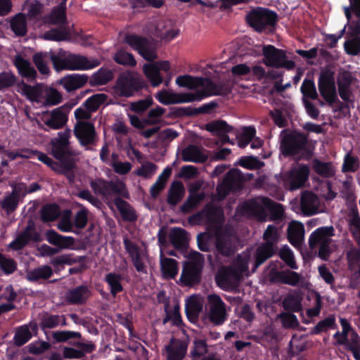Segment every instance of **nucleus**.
Returning <instances> with one entry per match:
<instances>
[{
    "mask_svg": "<svg viewBox=\"0 0 360 360\" xmlns=\"http://www.w3.org/2000/svg\"><path fill=\"white\" fill-rule=\"evenodd\" d=\"M240 189L238 175L233 170L229 171L220 184L217 186V193L220 199L226 198L231 191Z\"/></svg>",
    "mask_w": 360,
    "mask_h": 360,
    "instance_id": "16",
    "label": "nucleus"
},
{
    "mask_svg": "<svg viewBox=\"0 0 360 360\" xmlns=\"http://www.w3.org/2000/svg\"><path fill=\"white\" fill-rule=\"evenodd\" d=\"M49 53L39 52L35 53L32 57V60L37 68L41 75H48L49 69L47 65V60H49Z\"/></svg>",
    "mask_w": 360,
    "mask_h": 360,
    "instance_id": "55",
    "label": "nucleus"
},
{
    "mask_svg": "<svg viewBox=\"0 0 360 360\" xmlns=\"http://www.w3.org/2000/svg\"><path fill=\"white\" fill-rule=\"evenodd\" d=\"M20 191L17 187H15L13 191L7 195L1 203V206L8 214L14 212L19 203Z\"/></svg>",
    "mask_w": 360,
    "mask_h": 360,
    "instance_id": "41",
    "label": "nucleus"
},
{
    "mask_svg": "<svg viewBox=\"0 0 360 360\" xmlns=\"http://www.w3.org/2000/svg\"><path fill=\"white\" fill-rule=\"evenodd\" d=\"M114 205L119 211L123 221L135 222L137 220L136 211L127 201L120 197H117L114 199Z\"/></svg>",
    "mask_w": 360,
    "mask_h": 360,
    "instance_id": "27",
    "label": "nucleus"
},
{
    "mask_svg": "<svg viewBox=\"0 0 360 360\" xmlns=\"http://www.w3.org/2000/svg\"><path fill=\"white\" fill-rule=\"evenodd\" d=\"M176 84L180 87L188 89H195L202 84L201 77H194L190 75L178 76L176 79Z\"/></svg>",
    "mask_w": 360,
    "mask_h": 360,
    "instance_id": "44",
    "label": "nucleus"
},
{
    "mask_svg": "<svg viewBox=\"0 0 360 360\" xmlns=\"http://www.w3.org/2000/svg\"><path fill=\"white\" fill-rule=\"evenodd\" d=\"M265 205L262 202L255 199L244 202L241 210L244 214L258 219H263L266 216Z\"/></svg>",
    "mask_w": 360,
    "mask_h": 360,
    "instance_id": "28",
    "label": "nucleus"
},
{
    "mask_svg": "<svg viewBox=\"0 0 360 360\" xmlns=\"http://www.w3.org/2000/svg\"><path fill=\"white\" fill-rule=\"evenodd\" d=\"M318 87L321 96L330 106L340 103L337 95L333 72L330 70L322 72L319 77Z\"/></svg>",
    "mask_w": 360,
    "mask_h": 360,
    "instance_id": "9",
    "label": "nucleus"
},
{
    "mask_svg": "<svg viewBox=\"0 0 360 360\" xmlns=\"http://www.w3.org/2000/svg\"><path fill=\"white\" fill-rule=\"evenodd\" d=\"M218 104L212 101L201 105L199 108L187 107H172L169 109L167 117L179 118L184 117L197 116L200 114H210L212 110L217 107Z\"/></svg>",
    "mask_w": 360,
    "mask_h": 360,
    "instance_id": "13",
    "label": "nucleus"
},
{
    "mask_svg": "<svg viewBox=\"0 0 360 360\" xmlns=\"http://www.w3.org/2000/svg\"><path fill=\"white\" fill-rule=\"evenodd\" d=\"M122 277L120 274L115 272L107 274L104 281L108 283L111 295L115 297L117 293L123 291L124 288L122 285Z\"/></svg>",
    "mask_w": 360,
    "mask_h": 360,
    "instance_id": "40",
    "label": "nucleus"
},
{
    "mask_svg": "<svg viewBox=\"0 0 360 360\" xmlns=\"http://www.w3.org/2000/svg\"><path fill=\"white\" fill-rule=\"evenodd\" d=\"M205 198V194L200 193L198 194L190 193L186 201L179 207L180 212L184 214H188Z\"/></svg>",
    "mask_w": 360,
    "mask_h": 360,
    "instance_id": "45",
    "label": "nucleus"
},
{
    "mask_svg": "<svg viewBox=\"0 0 360 360\" xmlns=\"http://www.w3.org/2000/svg\"><path fill=\"white\" fill-rule=\"evenodd\" d=\"M201 79L202 84L200 87L203 89L197 91L200 101L211 96H227L231 91V88L223 82L216 83L210 78L202 77Z\"/></svg>",
    "mask_w": 360,
    "mask_h": 360,
    "instance_id": "14",
    "label": "nucleus"
},
{
    "mask_svg": "<svg viewBox=\"0 0 360 360\" xmlns=\"http://www.w3.org/2000/svg\"><path fill=\"white\" fill-rule=\"evenodd\" d=\"M71 254H65L53 257L51 264L56 268H59L64 264L72 265L76 263L82 262L85 259L84 256H79L73 258Z\"/></svg>",
    "mask_w": 360,
    "mask_h": 360,
    "instance_id": "49",
    "label": "nucleus"
},
{
    "mask_svg": "<svg viewBox=\"0 0 360 360\" xmlns=\"http://www.w3.org/2000/svg\"><path fill=\"white\" fill-rule=\"evenodd\" d=\"M46 238L50 244L57 246L60 249L69 248L75 243V238L73 237L62 236L53 229L46 231Z\"/></svg>",
    "mask_w": 360,
    "mask_h": 360,
    "instance_id": "29",
    "label": "nucleus"
},
{
    "mask_svg": "<svg viewBox=\"0 0 360 360\" xmlns=\"http://www.w3.org/2000/svg\"><path fill=\"white\" fill-rule=\"evenodd\" d=\"M114 60L117 63L123 65L134 67L136 65V60L134 56L123 49L117 51L115 54Z\"/></svg>",
    "mask_w": 360,
    "mask_h": 360,
    "instance_id": "59",
    "label": "nucleus"
},
{
    "mask_svg": "<svg viewBox=\"0 0 360 360\" xmlns=\"http://www.w3.org/2000/svg\"><path fill=\"white\" fill-rule=\"evenodd\" d=\"M32 338V333L27 325L18 327L13 337L14 344L17 347H21L26 344Z\"/></svg>",
    "mask_w": 360,
    "mask_h": 360,
    "instance_id": "51",
    "label": "nucleus"
},
{
    "mask_svg": "<svg viewBox=\"0 0 360 360\" xmlns=\"http://www.w3.org/2000/svg\"><path fill=\"white\" fill-rule=\"evenodd\" d=\"M146 87V82L141 75L126 71L117 77L115 91L120 96L129 98L139 95Z\"/></svg>",
    "mask_w": 360,
    "mask_h": 360,
    "instance_id": "4",
    "label": "nucleus"
},
{
    "mask_svg": "<svg viewBox=\"0 0 360 360\" xmlns=\"http://www.w3.org/2000/svg\"><path fill=\"white\" fill-rule=\"evenodd\" d=\"M88 79L86 75L72 74L63 77L60 83L68 91H72L82 87Z\"/></svg>",
    "mask_w": 360,
    "mask_h": 360,
    "instance_id": "33",
    "label": "nucleus"
},
{
    "mask_svg": "<svg viewBox=\"0 0 360 360\" xmlns=\"http://www.w3.org/2000/svg\"><path fill=\"white\" fill-rule=\"evenodd\" d=\"M90 186L94 193L103 197L122 195L129 197L125 185L122 181H107L103 179H96L90 182Z\"/></svg>",
    "mask_w": 360,
    "mask_h": 360,
    "instance_id": "8",
    "label": "nucleus"
},
{
    "mask_svg": "<svg viewBox=\"0 0 360 360\" xmlns=\"http://www.w3.org/2000/svg\"><path fill=\"white\" fill-rule=\"evenodd\" d=\"M209 308V320L214 326H221L228 318L226 311V304L219 295L216 294L207 296Z\"/></svg>",
    "mask_w": 360,
    "mask_h": 360,
    "instance_id": "12",
    "label": "nucleus"
},
{
    "mask_svg": "<svg viewBox=\"0 0 360 360\" xmlns=\"http://www.w3.org/2000/svg\"><path fill=\"white\" fill-rule=\"evenodd\" d=\"M50 23L58 25H67L65 1L53 8L49 15Z\"/></svg>",
    "mask_w": 360,
    "mask_h": 360,
    "instance_id": "39",
    "label": "nucleus"
},
{
    "mask_svg": "<svg viewBox=\"0 0 360 360\" xmlns=\"http://www.w3.org/2000/svg\"><path fill=\"white\" fill-rule=\"evenodd\" d=\"M44 122L49 129H59L67 123L68 116L61 108H58L53 110L50 115Z\"/></svg>",
    "mask_w": 360,
    "mask_h": 360,
    "instance_id": "30",
    "label": "nucleus"
},
{
    "mask_svg": "<svg viewBox=\"0 0 360 360\" xmlns=\"http://www.w3.org/2000/svg\"><path fill=\"white\" fill-rule=\"evenodd\" d=\"M348 216L352 236L356 243L360 244V215L356 204L349 207Z\"/></svg>",
    "mask_w": 360,
    "mask_h": 360,
    "instance_id": "35",
    "label": "nucleus"
},
{
    "mask_svg": "<svg viewBox=\"0 0 360 360\" xmlns=\"http://www.w3.org/2000/svg\"><path fill=\"white\" fill-rule=\"evenodd\" d=\"M0 267L6 275H10L17 269V263L13 258L0 252Z\"/></svg>",
    "mask_w": 360,
    "mask_h": 360,
    "instance_id": "63",
    "label": "nucleus"
},
{
    "mask_svg": "<svg viewBox=\"0 0 360 360\" xmlns=\"http://www.w3.org/2000/svg\"><path fill=\"white\" fill-rule=\"evenodd\" d=\"M112 79V72L106 68H101L94 72L90 79L91 86L103 85L108 83Z\"/></svg>",
    "mask_w": 360,
    "mask_h": 360,
    "instance_id": "43",
    "label": "nucleus"
},
{
    "mask_svg": "<svg viewBox=\"0 0 360 360\" xmlns=\"http://www.w3.org/2000/svg\"><path fill=\"white\" fill-rule=\"evenodd\" d=\"M233 129L232 126L222 120L212 121L205 125V129L212 134L218 136L222 144L231 143L227 134L231 132Z\"/></svg>",
    "mask_w": 360,
    "mask_h": 360,
    "instance_id": "20",
    "label": "nucleus"
},
{
    "mask_svg": "<svg viewBox=\"0 0 360 360\" xmlns=\"http://www.w3.org/2000/svg\"><path fill=\"white\" fill-rule=\"evenodd\" d=\"M71 130L66 129L63 131L58 133V136L51 139L50 141L51 154L59 161L61 169L59 173L67 174L71 173L68 178L72 179V172L77 167L76 158L80 155V152L74 150L70 146V139Z\"/></svg>",
    "mask_w": 360,
    "mask_h": 360,
    "instance_id": "1",
    "label": "nucleus"
},
{
    "mask_svg": "<svg viewBox=\"0 0 360 360\" xmlns=\"http://www.w3.org/2000/svg\"><path fill=\"white\" fill-rule=\"evenodd\" d=\"M108 96L105 94H96L88 98L84 103L87 110L91 112L96 111L101 105L105 102Z\"/></svg>",
    "mask_w": 360,
    "mask_h": 360,
    "instance_id": "53",
    "label": "nucleus"
},
{
    "mask_svg": "<svg viewBox=\"0 0 360 360\" xmlns=\"http://www.w3.org/2000/svg\"><path fill=\"white\" fill-rule=\"evenodd\" d=\"M182 160L184 162L203 163L206 162L207 157L201 148L195 145H188L181 153Z\"/></svg>",
    "mask_w": 360,
    "mask_h": 360,
    "instance_id": "32",
    "label": "nucleus"
},
{
    "mask_svg": "<svg viewBox=\"0 0 360 360\" xmlns=\"http://www.w3.org/2000/svg\"><path fill=\"white\" fill-rule=\"evenodd\" d=\"M11 28L15 35L23 37L27 34V22L23 14H17L11 22Z\"/></svg>",
    "mask_w": 360,
    "mask_h": 360,
    "instance_id": "50",
    "label": "nucleus"
},
{
    "mask_svg": "<svg viewBox=\"0 0 360 360\" xmlns=\"http://www.w3.org/2000/svg\"><path fill=\"white\" fill-rule=\"evenodd\" d=\"M187 231L180 227H173L169 233V240L171 245L178 250H186L188 246Z\"/></svg>",
    "mask_w": 360,
    "mask_h": 360,
    "instance_id": "24",
    "label": "nucleus"
},
{
    "mask_svg": "<svg viewBox=\"0 0 360 360\" xmlns=\"http://www.w3.org/2000/svg\"><path fill=\"white\" fill-rule=\"evenodd\" d=\"M185 188L181 181H174L172 183L167 193V202L171 207H175L184 198Z\"/></svg>",
    "mask_w": 360,
    "mask_h": 360,
    "instance_id": "31",
    "label": "nucleus"
},
{
    "mask_svg": "<svg viewBox=\"0 0 360 360\" xmlns=\"http://www.w3.org/2000/svg\"><path fill=\"white\" fill-rule=\"evenodd\" d=\"M39 234L34 232V225L32 223H29L25 229L18 236V238L24 246H26L31 240H39Z\"/></svg>",
    "mask_w": 360,
    "mask_h": 360,
    "instance_id": "54",
    "label": "nucleus"
},
{
    "mask_svg": "<svg viewBox=\"0 0 360 360\" xmlns=\"http://www.w3.org/2000/svg\"><path fill=\"white\" fill-rule=\"evenodd\" d=\"M313 169L316 174L323 177H332L335 174L330 162H323L318 159L313 160Z\"/></svg>",
    "mask_w": 360,
    "mask_h": 360,
    "instance_id": "52",
    "label": "nucleus"
},
{
    "mask_svg": "<svg viewBox=\"0 0 360 360\" xmlns=\"http://www.w3.org/2000/svg\"><path fill=\"white\" fill-rule=\"evenodd\" d=\"M246 22L257 32H272L275 30L278 17L276 12L262 7L252 9L245 16Z\"/></svg>",
    "mask_w": 360,
    "mask_h": 360,
    "instance_id": "3",
    "label": "nucleus"
},
{
    "mask_svg": "<svg viewBox=\"0 0 360 360\" xmlns=\"http://www.w3.org/2000/svg\"><path fill=\"white\" fill-rule=\"evenodd\" d=\"M280 151L285 158L297 160H309L314 155L309 146L308 134L297 130H291L282 136Z\"/></svg>",
    "mask_w": 360,
    "mask_h": 360,
    "instance_id": "2",
    "label": "nucleus"
},
{
    "mask_svg": "<svg viewBox=\"0 0 360 360\" xmlns=\"http://www.w3.org/2000/svg\"><path fill=\"white\" fill-rule=\"evenodd\" d=\"M73 133L80 146L85 147V150H93L90 146L95 145L97 140V134L93 123L78 121L74 127Z\"/></svg>",
    "mask_w": 360,
    "mask_h": 360,
    "instance_id": "10",
    "label": "nucleus"
},
{
    "mask_svg": "<svg viewBox=\"0 0 360 360\" xmlns=\"http://www.w3.org/2000/svg\"><path fill=\"white\" fill-rule=\"evenodd\" d=\"M303 98H309L312 100L318 98L315 83L312 79H304L300 88Z\"/></svg>",
    "mask_w": 360,
    "mask_h": 360,
    "instance_id": "58",
    "label": "nucleus"
},
{
    "mask_svg": "<svg viewBox=\"0 0 360 360\" xmlns=\"http://www.w3.org/2000/svg\"><path fill=\"white\" fill-rule=\"evenodd\" d=\"M160 268L163 277L166 279H173L179 271L178 262L172 258L161 257Z\"/></svg>",
    "mask_w": 360,
    "mask_h": 360,
    "instance_id": "36",
    "label": "nucleus"
},
{
    "mask_svg": "<svg viewBox=\"0 0 360 360\" xmlns=\"http://www.w3.org/2000/svg\"><path fill=\"white\" fill-rule=\"evenodd\" d=\"M278 247H274L271 243H262L256 249L255 253V263L252 271L256 270L267 259L276 254Z\"/></svg>",
    "mask_w": 360,
    "mask_h": 360,
    "instance_id": "23",
    "label": "nucleus"
},
{
    "mask_svg": "<svg viewBox=\"0 0 360 360\" xmlns=\"http://www.w3.org/2000/svg\"><path fill=\"white\" fill-rule=\"evenodd\" d=\"M124 41L145 60L153 61L157 58V53L153 49L151 42L147 38L137 34H127Z\"/></svg>",
    "mask_w": 360,
    "mask_h": 360,
    "instance_id": "11",
    "label": "nucleus"
},
{
    "mask_svg": "<svg viewBox=\"0 0 360 360\" xmlns=\"http://www.w3.org/2000/svg\"><path fill=\"white\" fill-rule=\"evenodd\" d=\"M344 49L349 56H358L360 53V37H346Z\"/></svg>",
    "mask_w": 360,
    "mask_h": 360,
    "instance_id": "57",
    "label": "nucleus"
},
{
    "mask_svg": "<svg viewBox=\"0 0 360 360\" xmlns=\"http://www.w3.org/2000/svg\"><path fill=\"white\" fill-rule=\"evenodd\" d=\"M262 54L263 63L268 67L283 68L288 70L295 67V62L288 59L285 50L277 49L273 45H264L262 48Z\"/></svg>",
    "mask_w": 360,
    "mask_h": 360,
    "instance_id": "7",
    "label": "nucleus"
},
{
    "mask_svg": "<svg viewBox=\"0 0 360 360\" xmlns=\"http://www.w3.org/2000/svg\"><path fill=\"white\" fill-rule=\"evenodd\" d=\"M217 252L223 256H230L234 252L231 240L224 236H217L216 238Z\"/></svg>",
    "mask_w": 360,
    "mask_h": 360,
    "instance_id": "47",
    "label": "nucleus"
},
{
    "mask_svg": "<svg viewBox=\"0 0 360 360\" xmlns=\"http://www.w3.org/2000/svg\"><path fill=\"white\" fill-rule=\"evenodd\" d=\"M204 257L198 252L191 254L190 260L184 262L180 281L186 286L198 284L201 280V272L203 268Z\"/></svg>",
    "mask_w": 360,
    "mask_h": 360,
    "instance_id": "6",
    "label": "nucleus"
},
{
    "mask_svg": "<svg viewBox=\"0 0 360 360\" xmlns=\"http://www.w3.org/2000/svg\"><path fill=\"white\" fill-rule=\"evenodd\" d=\"M53 275L52 269L49 266H43L34 269L27 273V278L32 282H36L39 279H48Z\"/></svg>",
    "mask_w": 360,
    "mask_h": 360,
    "instance_id": "48",
    "label": "nucleus"
},
{
    "mask_svg": "<svg viewBox=\"0 0 360 360\" xmlns=\"http://www.w3.org/2000/svg\"><path fill=\"white\" fill-rule=\"evenodd\" d=\"M17 77L12 71H3L0 72V91L13 86Z\"/></svg>",
    "mask_w": 360,
    "mask_h": 360,
    "instance_id": "62",
    "label": "nucleus"
},
{
    "mask_svg": "<svg viewBox=\"0 0 360 360\" xmlns=\"http://www.w3.org/2000/svg\"><path fill=\"white\" fill-rule=\"evenodd\" d=\"M345 15L347 20L346 37H360V16L352 15L348 9L346 10Z\"/></svg>",
    "mask_w": 360,
    "mask_h": 360,
    "instance_id": "42",
    "label": "nucleus"
},
{
    "mask_svg": "<svg viewBox=\"0 0 360 360\" xmlns=\"http://www.w3.org/2000/svg\"><path fill=\"white\" fill-rule=\"evenodd\" d=\"M91 292L86 285H81L68 290L65 300L70 304L82 305L85 304L91 297Z\"/></svg>",
    "mask_w": 360,
    "mask_h": 360,
    "instance_id": "19",
    "label": "nucleus"
},
{
    "mask_svg": "<svg viewBox=\"0 0 360 360\" xmlns=\"http://www.w3.org/2000/svg\"><path fill=\"white\" fill-rule=\"evenodd\" d=\"M304 228L301 222L292 221L288 227L287 237L288 241L295 248L301 246L304 240Z\"/></svg>",
    "mask_w": 360,
    "mask_h": 360,
    "instance_id": "26",
    "label": "nucleus"
},
{
    "mask_svg": "<svg viewBox=\"0 0 360 360\" xmlns=\"http://www.w3.org/2000/svg\"><path fill=\"white\" fill-rule=\"evenodd\" d=\"M302 276L296 271L286 269L278 271L272 269L269 273V280L271 283H282L296 286L302 280Z\"/></svg>",
    "mask_w": 360,
    "mask_h": 360,
    "instance_id": "15",
    "label": "nucleus"
},
{
    "mask_svg": "<svg viewBox=\"0 0 360 360\" xmlns=\"http://www.w3.org/2000/svg\"><path fill=\"white\" fill-rule=\"evenodd\" d=\"M319 198L311 191H305L301 197L300 207L305 216H312L318 212Z\"/></svg>",
    "mask_w": 360,
    "mask_h": 360,
    "instance_id": "25",
    "label": "nucleus"
},
{
    "mask_svg": "<svg viewBox=\"0 0 360 360\" xmlns=\"http://www.w3.org/2000/svg\"><path fill=\"white\" fill-rule=\"evenodd\" d=\"M238 165L245 169H259L264 163L255 156H243L238 160Z\"/></svg>",
    "mask_w": 360,
    "mask_h": 360,
    "instance_id": "64",
    "label": "nucleus"
},
{
    "mask_svg": "<svg viewBox=\"0 0 360 360\" xmlns=\"http://www.w3.org/2000/svg\"><path fill=\"white\" fill-rule=\"evenodd\" d=\"M188 342L185 340L172 338L169 343L165 347L167 360H183L186 354Z\"/></svg>",
    "mask_w": 360,
    "mask_h": 360,
    "instance_id": "18",
    "label": "nucleus"
},
{
    "mask_svg": "<svg viewBox=\"0 0 360 360\" xmlns=\"http://www.w3.org/2000/svg\"><path fill=\"white\" fill-rule=\"evenodd\" d=\"M333 226H321L314 231L309 238V246L313 250L317 245H320L318 256L323 261H328L332 250L329 245L332 240L331 236L335 235Z\"/></svg>",
    "mask_w": 360,
    "mask_h": 360,
    "instance_id": "5",
    "label": "nucleus"
},
{
    "mask_svg": "<svg viewBox=\"0 0 360 360\" xmlns=\"http://www.w3.org/2000/svg\"><path fill=\"white\" fill-rule=\"evenodd\" d=\"M283 307L286 311L299 312L302 310L301 300L297 296L289 295L285 297L282 303Z\"/></svg>",
    "mask_w": 360,
    "mask_h": 360,
    "instance_id": "60",
    "label": "nucleus"
},
{
    "mask_svg": "<svg viewBox=\"0 0 360 360\" xmlns=\"http://www.w3.org/2000/svg\"><path fill=\"white\" fill-rule=\"evenodd\" d=\"M60 214V207L56 203L45 204L40 210L41 219L44 222L53 221L58 218Z\"/></svg>",
    "mask_w": 360,
    "mask_h": 360,
    "instance_id": "38",
    "label": "nucleus"
},
{
    "mask_svg": "<svg viewBox=\"0 0 360 360\" xmlns=\"http://www.w3.org/2000/svg\"><path fill=\"white\" fill-rule=\"evenodd\" d=\"M13 65L22 77L27 79L30 82H33L37 79V71L31 65V63L28 60L25 59L21 55L18 54L15 56Z\"/></svg>",
    "mask_w": 360,
    "mask_h": 360,
    "instance_id": "22",
    "label": "nucleus"
},
{
    "mask_svg": "<svg viewBox=\"0 0 360 360\" xmlns=\"http://www.w3.org/2000/svg\"><path fill=\"white\" fill-rule=\"evenodd\" d=\"M143 72L153 87L158 86L163 81L160 72H158L157 65L151 64L144 65Z\"/></svg>",
    "mask_w": 360,
    "mask_h": 360,
    "instance_id": "46",
    "label": "nucleus"
},
{
    "mask_svg": "<svg viewBox=\"0 0 360 360\" xmlns=\"http://www.w3.org/2000/svg\"><path fill=\"white\" fill-rule=\"evenodd\" d=\"M280 258L292 269H297L298 266L295 260L292 251L287 245L281 248L278 252Z\"/></svg>",
    "mask_w": 360,
    "mask_h": 360,
    "instance_id": "61",
    "label": "nucleus"
},
{
    "mask_svg": "<svg viewBox=\"0 0 360 360\" xmlns=\"http://www.w3.org/2000/svg\"><path fill=\"white\" fill-rule=\"evenodd\" d=\"M67 63L68 70H86L98 67L101 62L97 58H89L84 56L70 53L67 55Z\"/></svg>",
    "mask_w": 360,
    "mask_h": 360,
    "instance_id": "17",
    "label": "nucleus"
},
{
    "mask_svg": "<svg viewBox=\"0 0 360 360\" xmlns=\"http://www.w3.org/2000/svg\"><path fill=\"white\" fill-rule=\"evenodd\" d=\"M205 221L214 223L223 216V211L219 207L208 204L202 209Z\"/></svg>",
    "mask_w": 360,
    "mask_h": 360,
    "instance_id": "56",
    "label": "nucleus"
},
{
    "mask_svg": "<svg viewBox=\"0 0 360 360\" xmlns=\"http://www.w3.org/2000/svg\"><path fill=\"white\" fill-rule=\"evenodd\" d=\"M43 38L54 41H68L70 39V32L67 25H58L46 31Z\"/></svg>",
    "mask_w": 360,
    "mask_h": 360,
    "instance_id": "34",
    "label": "nucleus"
},
{
    "mask_svg": "<svg viewBox=\"0 0 360 360\" xmlns=\"http://www.w3.org/2000/svg\"><path fill=\"white\" fill-rule=\"evenodd\" d=\"M309 174V168L306 165H300L297 169H292L288 176L290 189L295 191L302 187Z\"/></svg>",
    "mask_w": 360,
    "mask_h": 360,
    "instance_id": "21",
    "label": "nucleus"
},
{
    "mask_svg": "<svg viewBox=\"0 0 360 360\" xmlns=\"http://www.w3.org/2000/svg\"><path fill=\"white\" fill-rule=\"evenodd\" d=\"M338 328L336 323L335 316L330 314L326 318L321 320L310 330V335H319L322 333L327 332L330 329H336Z\"/></svg>",
    "mask_w": 360,
    "mask_h": 360,
    "instance_id": "37",
    "label": "nucleus"
}]
</instances>
